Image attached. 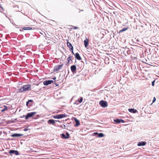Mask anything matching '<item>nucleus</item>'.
<instances>
[{
	"label": "nucleus",
	"instance_id": "obj_14",
	"mask_svg": "<svg viewBox=\"0 0 159 159\" xmlns=\"http://www.w3.org/2000/svg\"><path fill=\"white\" fill-rule=\"evenodd\" d=\"M67 46L69 47V48L70 50H73V47L72 45L69 42H67Z\"/></svg>",
	"mask_w": 159,
	"mask_h": 159
},
{
	"label": "nucleus",
	"instance_id": "obj_21",
	"mask_svg": "<svg viewBox=\"0 0 159 159\" xmlns=\"http://www.w3.org/2000/svg\"><path fill=\"white\" fill-rule=\"evenodd\" d=\"M2 5L0 3V11L2 13L3 11H4V8L2 7Z\"/></svg>",
	"mask_w": 159,
	"mask_h": 159
},
{
	"label": "nucleus",
	"instance_id": "obj_44",
	"mask_svg": "<svg viewBox=\"0 0 159 159\" xmlns=\"http://www.w3.org/2000/svg\"><path fill=\"white\" fill-rule=\"evenodd\" d=\"M40 34H43L42 33V32L40 33Z\"/></svg>",
	"mask_w": 159,
	"mask_h": 159
},
{
	"label": "nucleus",
	"instance_id": "obj_31",
	"mask_svg": "<svg viewBox=\"0 0 159 159\" xmlns=\"http://www.w3.org/2000/svg\"><path fill=\"white\" fill-rule=\"evenodd\" d=\"M120 122H122V123H125V121L124 120L121 119H120Z\"/></svg>",
	"mask_w": 159,
	"mask_h": 159
},
{
	"label": "nucleus",
	"instance_id": "obj_30",
	"mask_svg": "<svg viewBox=\"0 0 159 159\" xmlns=\"http://www.w3.org/2000/svg\"><path fill=\"white\" fill-rule=\"evenodd\" d=\"M28 128V127H27L26 128L24 129V130L25 131H27L29 129Z\"/></svg>",
	"mask_w": 159,
	"mask_h": 159
},
{
	"label": "nucleus",
	"instance_id": "obj_26",
	"mask_svg": "<svg viewBox=\"0 0 159 159\" xmlns=\"http://www.w3.org/2000/svg\"><path fill=\"white\" fill-rule=\"evenodd\" d=\"M17 119L16 118L14 119L13 120H11L10 121V122L11 123H14L15 122V120H16Z\"/></svg>",
	"mask_w": 159,
	"mask_h": 159
},
{
	"label": "nucleus",
	"instance_id": "obj_18",
	"mask_svg": "<svg viewBox=\"0 0 159 159\" xmlns=\"http://www.w3.org/2000/svg\"><path fill=\"white\" fill-rule=\"evenodd\" d=\"M128 111L129 112H132L134 113H136L137 111V110L136 109L133 108H129Z\"/></svg>",
	"mask_w": 159,
	"mask_h": 159
},
{
	"label": "nucleus",
	"instance_id": "obj_4",
	"mask_svg": "<svg viewBox=\"0 0 159 159\" xmlns=\"http://www.w3.org/2000/svg\"><path fill=\"white\" fill-rule=\"evenodd\" d=\"M99 104L102 107H105L107 106V102L106 101L103 100L99 102Z\"/></svg>",
	"mask_w": 159,
	"mask_h": 159
},
{
	"label": "nucleus",
	"instance_id": "obj_6",
	"mask_svg": "<svg viewBox=\"0 0 159 159\" xmlns=\"http://www.w3.org/2000/svg\"><path fill=\"white\" fill-rule=\"evenodd\" d=\"M61 138L63 139H68L70 137V134L67 132H66V135L62 133L61 134Z\"/></svg>",
	"mask_w": 159,
	"mask_h": 159
},
{
	"label": "nucleus",
	"instance_id": "obj_1",
	"mask_svg": "<svg viewBox=\"0 0 159 159\" xmlns=\"http://www.w3.org/2000/svg\"><path fill=\"white\" fill-rule=\"evenodd\" d=\"M31 89V87L30 84H28L24 85L22 88L19 89L20 92L22 93L24 91H27Z\"/></svg>",
	"mask_w": 159,
	"mask_h": 159
},
{
	"label": "nucleus",
	"instance_id": "obj_39",
	"mask_svg": "<svg viewBox=\"0 0 159 159\" xmlns=\"http://www.w3.org/2000/svg\"><path fill=\"white\" fill-rule=\"evenodd\" d=\"M52 79H53V80H56V77L55 76H54V77H53Z\"/></svg>",
	"mask_w": 159,
	"mask_h": 159
},
{
	"label": "nucleus",
	"instance_id": "obj_42",
	"mask_svg": "<svg viewBox=\"0 0 159 159\" xmlns=\"http://www.w3.org/2000/svg\"><path fill=\"white\" fill-rule=\"evenodd\" d=\"M136 41H137V42H138V41H139V40H138V39H137V40H136Z\"/></svg>",
	"mask_w": 159,
	"mask_h": 159
},
{
	"label": "nucleus",
	"instance_id": "obj_11",
	"mask_svg": "<svg viewBox=\"0 0 159 159\" xmlns=\"http://www.w3.org/2000/svg\"><path fill=\"white\" fill-rule=\"evenodd\" d=\"M70 69L73 73H74L76 70V67L75 65H73L71 66Z\"/></svg>",
	"mask_w": 159,
	"mask_h": 159
},
{
	"label": "nucleus",
	"instance_id": "obj_12",
	"mask_svg": "<svg viewBox=\"0 0 159 159\" xmlns=\"http://www.w3.org/2000/svg\"><path fill=\"white\" fill-rule=\"evenodd\" d=\"M146 144L147 143L146 142L142 141L138 142V143L137 145L138 146H145Z\"/></svg>",
	"mask_w": 159,
	"mask_h": 159
},
{
	"label": "nucleus",
	"instance_id": "obj_22",
	"mask_svg": "<svg viewBox=\"0 0 159 159\" xmlns=\"http://www.w3.org/2000/svg\"><path fill=\"white\" fill-rule=\"evenodd\" d=\"M127 29H128V28H123L122 30H120L119 31V33H120L122 32L123 31H124L127 30Z\"/></svg>",
	"mask_w": 159,
	"mask_h": 159
},
{
	"label": "nucleus",
	"instance_id": "obj_19",
	"mask_svg": "<svg viewBox=\"0 0 159 159\" xmlns=\"http://www.w3.org/2000/svg\"><path fill=\"white\" fill-rule=\"evenodd\" d=\"M32 28L31 27H23L22 29V30H20V31H23V30H31Z\"/></svg>",
	"mask_w": 159,
	"mask_h": 159
},
{
	"label": "nucleus",
	"instance_id": "obj_43",
	"mask_svg": "<svg viewBox=\"0 0 159 159\" xmlns=\"http://www.w3.org/2000/svg\"><path fill=\"white\" fill-rule=\"evenodd\" d=\"M45 36H46V34H45Z\"/></svg>",
	"mask_w": 159,
	"mask_h": 159
},
{
	"label": "nucleus",
	"instance_id": "obj_36",
	"mask_svg": "<svg viewBox=\"0 0 159 159\" xmlns=\"http://www.w3.org/2000/svg\"><path fill=\"white\" fill-rule=\"evenodd\" d=\"M29 102L28 101H27L26 103V105L28 106Z\"/></svg>",
	"mask_w": 159,
	"mask_h": 159
},
{
	"label": "nucleus",
	"instance_id": "obj_27",
	"mask_svg": "<svg viewBox=\"0 0 159 159\" xmlns=\"http://www.w3.org/2000/svg\"><path fill=\"white\" fill-rule=\"evenodd\" d=\"M80 103L77 100L76 101H75V102L74 103V104H75L76 105H79V104Z\"/></svg>",
	"mask_w": 159,
	"mask_h": 159
},
{
	"label": "nucleus",
	"instance_id": "obj_25",
	"mask_svg": "<svg viewBox=\"0 0 159 159\" xmlns=\"http://www.w3.org/2000/svg\"><path fill=\"white\" fill-rule=\"evenodd\" d=\"M83 100V98L81 97L80 99H78L77 100L80 103H81L82 102Z\"/></svg>",
	"mask_w": 159,
	"mask_h": 159
},
{
	"label": "nucleus",
	"instance_id": "obj_8",
	"mask_svg": "<svg viewBox=\"0 0 159 159\" xmlns=\"http://www.w3.org/2000/svg\"><path fill=\"white\" fill-rule=\"evenodd\" d=\"M53 80H46L43 81V84L44 85L47 86L53 83Z\"/></svg>",
	"mask_w": 159,
	"mask_h": 159
},
{
	"label": "nucleus",
	"instance_id": "obj_20",
	"mask_svg": "<svg viewBox=\"0 0 159 159\" xmlns=\"http://www.w3.org/2000/svg\"><path fill=\"white\" fill-rule=\"evenodd\" d=\"M120 119L117 118L114 120V121L115 122L116 124L119 123H120Z\"/></svg>",
	"mask_w": 159,
	"mask_h": 159
},
{
	"label": "nucleus",
	"instance_id": "obj_29",
	"mask_svg": "<svg viewBox=\"0 0 159 159\" xmlns=\"http://www.w3.org/2000/svg\"><path fill=\"white\" fill-rule=\"evenodd\" d=\"M156 100V98L155 97H154L153 98V99L152 102L153 103V102H155Z\"/></svg>",
	"mask_w": 159,
	"mask_h": 159
},
{
	"label": "nucleus",
	"instance_id": "obj_32",
	"mask_svg": "<svg viewBox=\"0 0 159 159\" xmlns=\"http://www.w3.org/2000/svg\"><path fill=\"white\" fill-rule=\"evenodd\" d=\"M64 125V126H63V127L62 126H61V127L63 129H66V125Z\"/></svg>",
	"mask_w": 159,
	"mask_h": 159
},
{
	"label": "nucleus",
	"instance_id": "obj_13",
	"mask_svg": "<svg viewBox=\"0 0 159 159\" xmlns=\"http://www.w3.org/2000/svg\"><path fill=\"white\" fill-rule=\"evenodd\" d=\"M75 58L79 60H80L81 59L79 54L78 53H76L75 55Z\"/></svg>",
	"mask_w": 159,
	"mask_h": 159
},
{
	"label": "nucleus",
	"instance_id": "obj_33",
	"mask_svg": "<svg viewBox=\"0 0 159 159\" xmlns=\"http://www.w3.org/2000/svg\"><path fill=\"white\" fill-rule=\"evenodd\" d=\"M64 125V126H63V127L62 126H61V127L63 129H66V125Z\"/></svg>",
	"mask_w": 159,
	"mask_h": 159
},
{
	"label": "nucleus",
	"instance_id": "obj_38",
	"mask_svg": "<svg viewBox=\"0 0 159 159\" xmlns=\"http://www.w3.org/2000/svg\"><path fill=\"white\" fill-rule=\"evenodd\" d=\"M28 101L29 102H32L33 101V100H29Z\"/></svg>",
	"mask_w": 159,
	"mask_h": 159
},
{
	"label": "nucleus",
	"instance_id": "obj_24",
	"mask_svg": "<svg viewBox=\"0 0 159 159\" xmlns=\"http://www.w3.org/2000/svg\"><path fill=\"white\" fill-rule=\"evenodd\" d=\"M72 57V56H69L67 58L68 63H69L70 62V60H71Z\"/></svg>",
	"mask_w": 159,
	"mask_h": 159
},
{
	"label": "nucleus",
	"instance_id": "obj_10",
	"mask_svg": "<svg viewBox=\"0 0 159 159\" xmlns=\"http://www.w3.org/2000/svg\"><path fill=\"white\" fill-rule=\"evenodd\" d=\"M56 121L59 122V120H55L53 119H49L48 121V124H52V125H54L56 123Z\"/></svg>",
	"mask_w": 159,
	"mask_h": 159
},
{
	"label": "nucleus",
	"instance_id": "obj_9",
	"mask_svg": "<svg viewBox=\"0 0 159 159\" xmlns=\"http://www.w3.org/2000/svg\"><path fill=\"white\" fill-rule=\"evenodd\" d=\"M93 135H95L97 137H102L104 136V135L103 134V133H98V132H94L93 133Z\"/></svg>",
	"mask_w": 159,
	"mask_h": 159
},
{
	"label": "nucleus",
	"instance_id": "obj_17",
	"mask_svg": "<svg viewBox=\"0 0 159 159\" xmlns=\"http://www.w3.org/2000/svg\"><path fill=\"white\" fill-rule=\"evenodd\" d=\"M84 43L85 47L86 48L88 46L89 44V41L88 39H86L84 41Z\"/></svg>",
	"mask_w": 159,
	"mask_h": 159
},
{
	"label": "nucleus",
	"instance_id": "obj_34",
	"mask_svg": "<svg viewBox=\"0 0 159 159\" xmlns=\"http://www.w3.org/2000/svg\"><path fill=\"white\" fill-rule=\"evenodd\" d=\"M78 28V27L76 26H74L73 28V29L75 30L77 29Z\"/></svg>",
	"mask_w": 159,
	"mask_h": 159
},
{
	"label": "nucleus",
	"instance_id": "obj_40",
	"mask_svg": "<svg viewBox=\"0 0 159 159\" xmlns=\"http://www.w3.org/2000/svg\"><path fill=\"white\" fill-rule=\"evenodd\" d=\"M84 11V10H80V11H79V13L80 12V11Z\"/></svg>",
	"mask_w": 159,
	"mask_h": 159
},
{
	"label": "nucleus",
	"instance_id": "obj_2",
	"mask_svg": "<svg viewBox=\"0 0 159 159\" xmlns=\"http://www.w3.org/2000/svg\"><path fill=\"white\" fill-rule=\"evenodd\" d=\"M63 66V64L55 66L53 68V72H56L59 71L61 69H62Z\"/></svg>",
	"mask_w": 159,
	"mask_h": 159
},
{
	"label": "nucleus",
	"instance_id": "obj_28",
	"mask_svg": "<svg viewBox=\"0 0 159 159\" xmlns=\"http://www.w3.org/2000/svg\"><path fill=\"white\" fill-rule=\"evenodd\" d=\"M155 82V80H154L152 82V85L153 86L154 85V83Z\"/></svg>",
	"mask_w": 159,
	"mask_h": 159
},
{
	"label": "nucleus",
	"instance_id": "obj_37",
	"mask_svg": "<svg viewBox=\"0 0 159 159\" xmlns=\"http://www.w3.org/2000/svg\"><path fill=\"white\" fill-rule=\"evenodd\" d=\"M24 117H26V115H23L22 116H20V117L21 118H24Z\"/></svg>",
	"mask_w": 159,
	"mask_h": 159
},
{
	"label": "nucleus",
	"instance_id": "obj_3",
	"mask_svg": "<svg viewBox=\"0 0 159 159\" xmlns=\"http://www.w3.org/2000/svg\"><path fill=\"white\" fill-rule=\"evenodd\" d=\"M67 116V115H66L65 114H61L54 116H53V117L54 119H60L61 118L65 117Z\"/></svg>",
	"mask_w": 159,
	"mask_h": 159
},
{
	"label": "nucleus",
	"instance_id": "obj_23",
	"mask_svg": "<svg viewBox=\"0 0 159 159\" xmlns=\"http://www.w3.org/2000/svg\"><path fill=\"white\" fill-rule=\"evenodd\" d=\"M4 108L3 109H2V110H1V111H2V112H4V111L7 110V106H4Z\"/></svg>",
	"mask_w": 159,
	"mask_h": 159
},
{
	"label": "nucleus",
	"instance_id": "obj_41",
	"mask_svg": "<svg viewBox=\"0 0 159 159\" xmlns=\"http://www.w3.org/2000/svg\"><path fill=\"white\" fill-rule=\"evenodd\" d=\"M56 84V86H58V84Z\"/></svg>",
	"mask_w": 159,
	"mask_h": 159
},
{
	"label": "nucleus",
	"instance_id": "obj_16",
	"mask_svg": "<svg viewBox=\"0 0 159 159\" xmlns=\"http://www.w3.org/2000/svg\"><path fill=\"white\" fill-rule=\"evenodd\" d=\"M75 126L76 127L77 126L80 125V122L76 118H75Z\"/></svg>",
	"mask_w": 159,
	"mask_h": 159
},
{
	"label": "nucleus",
	"instance_id": "obj_35",
	"mask_svg": "<svg viewBox=\"0 0 159 159\" xmlns=\"http://www.w3.org/2000/svg\"><path fill=\"white\" fill-rule=\"evenodd\" d=\"M71 51L72 53L75 56V54H74L73 52V50H70Z\"/></svg>",
	"mask_w": 159,
	"mask_h": 159
},
{
	"label": "nucleus",
	"instance_id": "obj_15",
	"mask_svg": "<svg viewBox=\"0 0 159 159\" xmlns=\"http://www.w3.org/2000/svg\"><path fill=\"white\" fill-rule=\"evenodd\" d=\"M23 134H14L11 135V136L12 137H19L20 136H23Z\"/></svg>",
	"mask_w": 159,
	"mask_h": 159
},
{
	"label": "nucleus",
	"instance_id": "obj_7",
	"mask_svg": "<svg viewBox=\"0 0 159 159\" xmlns=\"http://www.w3.org/2000/svg\"><path fill=\"white\" fill-rule=\"evenodd\" d=\"M9 153L11 154V155H12L13 154H14L16 155H19L18 151L15 150H10L9 151Z\"/></svg>",
	"mask_w": 159,
	"mask_h": 159
},
{
	"label": "nucleus",
	"instance_id": "obj_5",
	"mask_svg": "<svg viewBox=\"0 0 159 159\" xmlns=\"http://www.w3.org/2000/svg\"><path fill=\"white\" fill-rule=\"evenodd\" d=\"M36 113V112H32L28 113L26 115L25 119H27L28 118L32 117L33 116L35 115Z\"/></svg>",
	"mask_w": 159,
	"mask_h": 159
},
{
	"label": "nucleus",
	"instance_id": "obj_45",
	"mask_svg": "<svg viewBox=\"0 0 159 159\" xmlns=\"http://www.w3.org/2000/svg\"><path fill=\"white\" fill-rule=\"evenodd\" d=\"M40 34H43L42 33V32L40 33Z\"/></svg>",
	"mask_w": 159,
	"mask_h": 159
}]
</instances>
